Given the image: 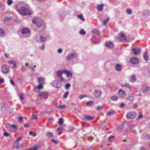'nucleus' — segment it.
Instances as JSON below:
<instances>
[{"mask_svg": "<svg viewBox=\"0 0 150 150\" xmlns=\"http://www.w3.org/2000/svg\"><path fill=\"white\" fill-rule=\"evenodd\" d=\"M18 12L23 15H29L32 13L31 11L25 7H22L19 10L17 9Z\"/></svg>", "mask_w": 150, "mask_h": 150, "instance_id": "1", "label": "nucleus"}, {"mask_svg": "<svg viewBox=\"0 0 150 150\" xmlns=\"http://www.w3.org/2000/svg\"><path fill=\"white\" fill-rule=\"evenodd\" d=\"M117 39L119 40L120 41H126L127 39L126 37L123 32L120 33L117 36Z\"/></svg>", "mask_w": 150, "mask_h": 150, "instance_id": "2", "label": "nucleus"}, {"mask_svg": "<svg viewBox=\"0 0 150 150\" xmlns=\"http://www.w3.org/2000/svg\"><path fill=\"white\" fill-rule=\"evenodd\" d=\"M32 21L33 23H36L38 27L41 26L42 24V21L41 20H38V18L37 17L34 18Z\"/></svg>", "mask_w": 150, "mask_h": 150, "instance_id": "3", "label": "nucleus"}, {"mask_svg": "<svg viewBox=\"0 0 150 150\" xmlns=\"http://www.w3.org/2000/svg\"><path fill=\"white\" fill-rule=\"evenodd\" d=\"M9 70V67L7 65L5 64L2 66L1 71L4 74H7Z\"/></svg>", "mask_w": 150, "mask_h": 150, "instance_id": "4", "label": "nucleus"}, {"mask_svg": "<svg viewBox=\"0 0 150 150\" xmlns=\"http://www.w3.org/2000/svg\"><path fill=\"white\" fill-rule=\"evenodd\" d=\"M136 116V113L133 112H128L127 115V117L129 119H133Z\"/></svg>", "mask_w": 150, "mask_h": 150, "instance_id": "5", "label": "nucleus"}, {"mask_svg": "<svg viewBox=\"0 0 150 150\" xmlns=\"http://www.w3.org/2000/svg\"><path fill=\"white\" fill-rule=\"evenodd\" d=\"M39 97L41 99L44 98H47L48 96V94L47 92H42L38 94Z\"/></svg>", "mask_w": 150, "mask_h": 150, "instance_id": "6", "label": "nucleus"}, {"mask_svg": "<svg viewBox=\"0 0 150 150\" xmlns=\"http://www.w3.org/2000/svg\"><path fill=\"white\" fill-rule=\"evenodd\" d=\"M53 86L56 88H59L61 86V83L59 81H55L52 83Z\"/></svg>", "mask_w": 150, "mask_h": 150, "instance_id": "7", "label": "nucleus"}, {"mask_svg": "<svg viewBox=\"0 0 150 150\" xmlns=\"http://www.w3.org/2000/svg\"><path fill=\"white\" fill-rule=\"evenodd\" d=\"M132 52L134 55H137L139 54L140 50L138 48H134L132 49Z\"/></svg>", "mask_w": 150, "mask_h": 150, "instance_id": "8", "label": "nucleus"}, {"mask_svg": "<svg viewBox=\"0 0 150 150\" xmlns=\"http://www.w3.org/2000/svg\"><path fill=\"white\" fill-rule=\"evenodd\" d=\"M102 92L97 89H96L94 93V95L96 98H99L101 96Z\"/></svg>", "mask_w": 150, "mask_h": 150, "instance_id": "9", "label": "nucleus"}, {"mask_svg": "<svg viewBox=\"0 0 150 150\" xmlns=\"http://www.w3.org/2000/svg\"><path fill=\"white\" fill-rule=\"evenodd\" d=\"M14 147L16 149H19L23 147V145L22 144H19V142H15L13 145Z\"/></svg>", "mask_w": 150, "mask_h": 150, "instance_id": "10", "label": "nucleus"}, {"mask_svg": "<svg viewBox=\"0 0 150 150\" xmlns=\"http://www.w3.org/2000/svg\"><path fill=\"white\" fill-rule=\"evenodd\" d=\"M118 93L120 96L122 98L125 97L126 95L125 92L121 89L119 90Z\"/></svg>", "mask_w": 150, "mask_h": 150, "instance_id": "11", "label": "nucleus"}, {"mask_svg": "<svg viewBox=\"0 0 150 150\" xmlns=\"http://www.w3.org/2000/svg\"><path fill=\"white\" fill-rule=\"evenodd\" d=\"M9 129L11 131L15 132L17 130V127L14 125H11L9 126Z\"/></svg>", "mask_w": 150, "mask_h": 150, "instance_id": "12", "label": "nucleus"}, {"mask_svg": "<svg viewBox=\"0 0 150 150\" xmlns=\"http://www.w3.org/2000/svg\"><path fill=\"white\" fill-rule=\"evenodd\" d=\"M130 62L133 64H136L138 63L139 60L136 58H133L130 60Z\"/></svg>", "mask_w": 150, "mask_h": 150, "instance_id": "13", "label": "nucleus"}, {"mask_svg": "<svg viewBox=\"0 0 150 150\" xmlns=\"http://www.w3.org/2000/svg\"><path fill=\"white\" fill-rule=\"evenodd\" d=\"M105 45L106 47L109 48H111L113 47V43L111 42H106Z\"/></svg>", "mask_w": 150, "mask_h": 150, "instance_id": "14", "label": "nucleus"}, {"mask_svg": "<svg viewBox=\"0 0 150 150\" xmlns=\"http://www.w3.org/2000/svg\"><path fill=\"white\" fill-rule=\"evenodd\" d=\"M29 32V30L28 29L26 28L23 29L21 31L22 33L23 34H27Z\"/></svg>", "mask_w": 150, "mask_h": 150, "instance_id": "15", "label": "nucleus"}, {"mask_svg": "<svg viewBox=\"0 0 150 150\" xmlns=\"http://www.w3.org/2000/svg\"><path fill=\"white\" fill-rule=\"evenodd\" d=\"M63 72L64 73H65L66 74H67V77H69V76H71V77H72V76L71 72L70 71L66 70H64L63 71Z\"/></svg>", "mask_w": 150, "mask_h": 150, "instance_id": "16", "label": "nucleus"}, {"mask_svg": "<svg viewBox=\"0 0 150 150\" xmlns=\"http://www.w3.org/2000/svg\"><path fill=\"white\" fill-rule=\"evenodd\" d=\"M84 119L87 120H91L94 119V117H91L89 115H86L84 116Z\"/></svg>", "mask_w": 150, "mask_h": 150, "instance_id": "17", "label": "nucleus"}, {"mask_svg": "<svg viewBox=\"0 0 150 150\" xmlns=\"http://www.w3.org/2000/svg\"><path fill=\"white\" fill-rule=\"evenodd\" d=\"M38 80L39 82V84H43L44 83V79L43 78L41 77H39L38 79Z\"/></svg>", "mask_w": 150, "mask_h": 150, "instance_id": "18", "label": "nucleus"}, {"mask_svg": "<svg viewBox=\"0 0 150 150\" xmlns=\"http://www.w3.org/2000/svg\"><path fill=\"white\" fill-rule=\"evenodd\" d=\"M104 5L103 4L98 5L97 6V8L98 10L101 11L102 10Z\"/></svg>", "mask_w": 150, "mask_h": 150, "instance_id": "19", "label": "nucleus"}, {"mask_svg": "<svg viewBox=\"0 0 150 150\" xmlns=\"http://www.w3.org/2000/svg\"><path fill=\"white\" fill-rule=\"evenodd\" d=\"M63 73H64L63 71H59L57 72V74L58 76L61 79H62V74Z\"/></svg>", "mask_w": 150, "mask_h": 150, "instance_id": "20", "label": "nucleus"}, {"mask_svg": "<svg viewBox=\"0 0 150 150\" xmlns=\"http://www.w3.org/2000/svg\"><path fill=\"white\" fill-rule=\"evenodd\" d=\"M42 84H39V85L37 87L34 88V91H36L37 89H42L43 88V86L42 85Z\"/></svg>", "mask_w": 150, "mask_h": 150, "instance_id": "21", "label": "nucleus"}, {"mask_svg": "<svg viewBox=\"0 0 150 150\" xmlns=\"http://www.w3.org/2000/svg\"><path fill=\"white\" fill-rule=\"evenodd\" d=\"M8 63L10 64H12L13 65V67L14 68H16V62L13 60H11L9 61Z\"/></svg>", "mask_w": 150, "mask_h": 150, "instance_id": "22", "label": "nucleus"}, {"mask_svg": "<svg viewBox=\"0 0 150 150\" xmlns=\"http://www.w3.org/2000/svg\"><path fill=\"white\" fill-rule=\"evenodd\" d=\"M46 136L49 138H51L54 137V135L51 132H48Z\"/></svg>", "mask_w": 150, "mask_h": 150, "instance_id": "23", "label": "nucleus"}, {"mask_svg": "<svg viewBox=\"0 0 150 150\" xmlns=\"http://www.w3.org/2000/svg\"><path fill=\"white\" fill-rule=\"evenodd\" d=\"M116 69L117 71H120L122 69V66L119 64H117L116 66Z\"/></svg>", "mask_w": 150, "mask_h": 150, "instance_id": "24", "label": "nucleus"}, {"mask_svg": "<svg viewBox=\"0 0 150 150\" xmlns=\"http://www.w3.org/2000/svg\"><path fill=\"white\" fill-rule=\"evenodd\" d=\"M136 80V79L135 76L134 75H133L131 76V79H130V81L132 82H135Z\"/></svg>", "mask_w": 150, "mask_h": 150, "instance_id": "25", "label": "nucleus"}, {"mask_svg": "<svg viewBox=\"0 0 150 150\" xmlns=\"http://www.w3.org/2000/svg\"><path fill=\"white\" fill-rule=\"evenodd\" d=\"M115 111L114 110H110L107 113V115L108 116H110L111 115H114L115 114Z\"/></svg>", "mask_w": 150, "mask_h": 150, "instance_id": "26", "label": "nucleus"}, {"mask_svg": "<svg viewBox=\"0 0 150 150\" xmlns=\"http://www.w3.org/2000/svg\"><path fill=\"white\" fill-rule=\"evenodd\" d=\"M143 57L146 60H148V57L147 55V53L146 52H144L143 55Z\"/></svg>", "mask_w": 150, "mask_h": 150, "instance_id": "27", "label": "nucleus"}, {"mask_svg": "<svg viewBox=\"0 0 150 150\" xmlns=\"http://www.w3.org/2000/svg\"><path fill=\"white\" fill-rule=\"evenodd\" d=\"M126 99L129 100L131 101H133L134 100L133 97L131 96H130L126 98Z\"/></svg>", "mask_w": 150, "mask_h": 150, "instance_id": "28", "label": "nucleus"}, {"mask_svg": "<svg viewBox=\"0 0 150 150\" xmlns=\"http://www.w3.org/2000/svg\"><path fill=\"white\" fill-rule=\"evenodd\" d=\"M59 124L60 126L62 125L63 124V120L62 118H60L59 120Z\"/></svg>", "mask_w": 150, "mask_h": 150, "instance_id": "29", "label": "nucleus"}, {"mask_svg": "<svg viewBox=\"0 0 150 150\" xmlns=\"http://www.w3.org/2000/svg\"><path fill=\"white\" fill-rule=\"evenodd\" d=\"M74 54H71L70 55H69L67 58V59L70 60L73 58L74 57Z\"/></svg>", "mask_w": 150, "mask_h": 150, "instance_id": "30", "label": "nucleus"}, {"mask_svg": "<svg viewBox=\"0 0 150 150\" xmlns=\"http://www.w3.org/2000/svg\"><path fill=\"white\" fill-rule=\"evenodd\" d=\"M40 38L41 42H45L46 40V38L45 37L42 36H40Z\"/></svg>", "mask_w": 150, "mask_h": 150, "instance_id": "31", "label": "nucleus"}, {"mask_svg": "<svg viewBox=\"0 0 150 150\" xmlns=\"http://www.w3.org/2000/svg\"><path fill=\"white\" fill-rule=\"evenodd\" d=\"M4 35V30L1 29H0V36H3Z\"/></svg>", "mask_w": 150, "mask_h": 150, "instance_id": "32", "label": "nucleus"}, {"mask_svg": "<svg viewBox=\"0 0 150 150\" xmlns=\"http://www.w3.org/2000/svg\"><path fill=\"white\" fill-rule=\"evenodd\" d=\"M114 136H110L109 137L108 141L110 142L112 141L114 139Z\"/></svg>", "mask_w": 150, "mask_h": 150, "instance_id": "33", "label": "nucleus"}, {"mask_svg": "<svg viewBox=\"0 0 150 150\" xmlns=\"http://www.w3.org/2000/svg\"><path fill=\"white\" fill-rule=\"evenodd\" d=\"M109 18H108L105 21H104L103 22V25H105L107 24L108 21H109Z\"/></svg>", "mask_w": 150, "mask_h": 150, "instance_id": "34", "label": "nucleus"}, {"mask_svg": "<svg viewBox=\"0 0 150 150\" xmlns=\"http://www.w3.org/2000/svg\"><path fill=\"white\" fill-rule=\"evenodd\" d=\"M13 1L12 0H7V3L8 5H11Z\"/></svg>", "mask_w": 150, "mask_h": 150, "instance_id": "35", "label": "nucleus"}, {"mask_svg": "<svg viewBox=\"0 0 150 150\" xmlns=\"http://www.w3.org/2000/svg\"><path fill=\"white\" fill-rule=\"evenodd\" d=\"M69 93V92H66L63 96V98H66L68 96Z\"/></svg>", "mask_w": 150, "mask_h": 150, "instance_id": "36", "label": "nucleus"}, {"mask_svg": "<svg viewBox=\"0 0 150 150\" xmlns=\"http://www.w3.org/2000/svg\"><path fill=\"white\" fill-rule=\"evenodd\" d=\"M20 99L21 100H23L25 99V97L22 93L21 94L20 96Z\"/></svg>", "mask_w": 150, "mask_h": 150, "instance_id": "37", "label": "nucleus"}, {"mask_svg": "<svg viewBox=\"0 0 150 150\" xmlns=\"http://www.w3.org/2000/svg\"><path fill=\"white\" fill-rule=\"evenodd\" d=\"M127 12L129 14H131L132 13V11L130 9L128 8L126 10Z\"/></svg>", "mask_w": 150, "mask_h": 150, "instance_id": "38", "label": "nucleus"}, {"mask_svg": "<svg viewBox=\"0 0 150 150\" xmlns=\"http://www.w3.org/2000/svg\"><path fill=\"white\" fill-rule=\"evenodd\" d=\"M78 16L80 18L81 20H82V21H85V19L84 18H83V17L82 15H81V14L80 15Z\"/></svg>", "mask_w": 150, "mask_h": 150, "instance_id": "39", "label": "nucleus"}, {"mask_svg": "<svg viewBox=\"0 0 150 150\" xmlns=\"http://www.w3.org/2000/svg\"><path fill=\"white\" fill-rule=\"evenodd\" d=\"M22 139V137H18L17 139H16V141L19 142L21 141Z\"/></svg>", "mask_w": 150, "mask_h": 150, "instance_id": "40", "label": "nucleus"}, {"mask_svg": "<svg viewBox=\"0 0 150 150\" xmlns=\"http://www.w3.org/2000/svg\"><path fill=\"white\" fill-rule=\"evenodd\" d=\"M80 33L81 34L85 35L86 34V32L84 30L81 29L80 31Z\"/></svg>", "mask_w": 150, "mask_h": 150, "instance_id": "41", "label": "nucleus"}, {"mask_svg": "<svg viewBox=\"0 0 150 150\" xmlns=\"http://www.w3.org/2000/svg\"><path fill=\"white\" fill-rule=\"evenodd\" d=\"M66 106L65 105H59L57 106V108H59L62 109L63 108H65Z\"/></svg>", "mask_w": 150, "mask_h": 150, "instance_id": "42", "label": "nucleus"}, {"mask_svg": "<svg viewBox=\"0 0 150 150\" xmlns=\"http://www.w3.org/2000/svg\"><path fill=\"white\" fill-rule=\"evenodd\" d=\"M122 87H125L126 88H128L129 89H130L131 88V87L130 85L128 84H125L124 86H122Z\"/></svg>", "mask_w": 150, "mask_h": 150, "instance_id": "43", "label": "nucleus"}, {"mask_svg": "<svg viewBox=\"0 0 150 150\" xmlns=\"http://www.w3.org/2000/svg\"><path fill=\"white\" fill-rule=\"evenodd\" d=\"M111 98L112 100L114 101H116L117 100V98L116 96H112Z\"/></svg>", "mask_w": 150, "mask_h": 150, "instance_id": "44", "label": "nucleus"}, {"mask_svg": "<svg viewBox=\"0 0 150 150\" xmlns=\"http://www.w3.org/2000/svg\"><path fill=\"white\" fill-rule=\"evenodd\" d=\"M32 118L33 120H37L38 119L37 115L34 114H33Z\"/></svg>", "mask_w": 150, "mask_h": 150, "instance_id": "45", "label": "nucleus"}, {"mask_svg": "<svg viewBox=\"0 0 150 150\" xmlns=\"http://www.w3.org/2000/svg\"><path fill=\"white\" fill-rule=\"evenodd\" d=\"M150 90V88L149 87H146V88L145 90H144V92L146 93L149 91Z\"/></svg>", "mask_w": 150, "mask_h": 150, "instance_id": "46", "label": "nucleus"}, {"mask_svg": "<svg viewBox=\"0 0 150 150\" xmlns=\"http://www.w3.org/2000/svg\"><path fill=\"white\" fill-rule=\"evenodd\" d=\"M30 134V135H32L34 137H35L36 136V133L35 132H33L32 131H30L29 132Z\"/></svg>", "mask_w": 150, "mask_h": 150, "instance_id": "47", "label": "nucleus"}, {"mask_svg": "<svg viewBox=\"0 0 150 150\" xmlns=\"http://www.w3.org/2000/svg\"><path fill=\"white\" fill-rule=\"evenodd\" d=\"M51 141L52 142H53L55 144H57L58 143V142L57 140H54V139H51Z\"/></svg>", "mask_w": 150, "mask_h": 150, "instance_id": "48", "label": "nucleus"}, {"mask_svg": "<svg viewBox=\"0 0 150 150\" xmlns=\"http://www.w3.org/2000/svg\"><path fill=\"white\" fill-rule=\"evenodd\" d=\"M86 97V96H85V95H80L79 96V98L80 99H82V98H84V97Z\"/></svg>", "mask_w": 150, "mask_h": 150, "instance_id": "49", "label": "nucleus"}, {"mask_svg": "<svg viewBox=\"0 0 150 150\" xmlns=\"http://www.w3.org/2000/svg\"><path fill=\"white\" fill-rule=\"evenodd\" d=\"M139 116L138 117V119H140L142 118L143 117L141 113L140 112H139Z\"/></svg>", "mask_w": 150, "mask_h": 150, "instance_id": "50", "label": "nucleus"}, {"mask_svg": "<svg viewBox=\"0 0 150 150\" xmlns=\"http://www.w3.org/2000/svg\"><path fill=\"white\" fill-rule=\"evenodd\" d=\"M4 135L5 137H8L9 135L7 132H5L4 134Z\"/></svg>", "mask_w": 150, "mask_h": 150, "instance_id": "51", "label": "nucleus"}, {"mask_svg": "<svg viewBox=\"0 0 150 150\" xmlns=\"http://www.w3.org/2000/svg\"><path fill=\"white\" fill-rule=\"evenodd\" d=\"M70 85L69 84H67L65 85V88L66 89H68L70 87Z\"/></svg>", "mask_w": 150, "mask_h": 150, "instance_id": "52", "label": "nucleus"}, {"mask_svg": "<svg viewBox=\"0 0 150 150\" xmlns=\"http://www.w3.org/2000/svg\"><path fill=\"white\" fill-rule=\"evenodd\" d=\"M18 120L19 122H22L23 121V118L22 117H20L18 118Z\"/></svg>", "mask_w": 150, "mask_h": 150, "instance_id": "53", "label": "nucleus"}, {"mask_svg": "<svg viewBox=\"0 0 150 150\" xmlns=\"http://www.w3.org/2000/svg\"><path fill=\"white\" fill-rule=\"evenodd\" d=\"M92 103H93V102H92L91 101H90L86 103V104L87 105H91V104H92Z\"/></svg>", "mask_w": 150, "mask_h": 150, "instance_id": "54", "label": "nucleus"}, {"mask_svg": "<svg viewBox=\"0 0 150 150\" xmlns=\"http://www.w3.org/2000/svg\"><path fill=\"white\" fill-rule=\"evenodd\" d=\"M62 50L61 49H59L58 50V53H61L62 52Z\"/></svg>", "mask_w": 150, "mask_h": 150, "instance_id": "55", "label": "nucleus"}, {"mask_svg": "<svg viewBox=\"0 0 150 150\" xmlns=\"http://www.w3.org/2000/svg\"><path fill=\"white\" fill-rule=\"evenodd\" d=\"M45 46L44 45H42L41 47H40V49L42 50H44L45 48Z\"/></svg>", "mask_w": 150, "mask_h": 150, "instance_id": "56", "label": "nucleus"}, {"mask_svg": "<svg viewBox=\"0 0 150 150\" xmlns=\"http://www.w3.org/2000/svg\"><path fill=\"white\" fill-rule=\"evenodd\" d=\"M10 82H11V84L14 86L15 85V84H14V81L12 80H10Z\"/></svg>", "mask_w": 150, "mask_h": 150, "instance_id": "57", "label": "nucleus"}, {"mask_svg": "<svg viewBox=\"0 0 150 150\" xmlns=\"http://www.w3.org/2000/svg\"><path fill=\"white\" fill-rule=\"evenodd\" d=\"M102 107L100 106H98L97 108V110H100L102 109Z\"/></svg>", "mask_w": 150, "mask_h": 150, "instance_id": "58", "label": "nucleus"}, {"mask_svg": "<svg viewBox=\"0 0 150 150\" xmlns=\"http://www.w3.org/2000/svg\"><path fill=\"white\" fill-rule=\"evenodd\" d=\"M138 106V105L136 103H134L133 105V107L134 108H136Z\"/></svg>", "mask_w": 150, "mask_h": 150, "instance_id": "59", "label": "nucleus"}, {"mask_svg": "<svg viewBox=\"0 0 150 150\" xmlns=\"http://www.w3.org/2000/svg\"><path fill=\"white\" fill-rule=\"evenodd\" d=\"M4 82V80L2 78L0 79V83H2Z\"/></svg>", "mask_w": 150, "mask_h": 150, "instance_id": "60", "label": "nucleus"}, {"mask_svg": "<svg viewBox=\"0 0 150 150\" xmlns=\"http://www.w3.org/2000/svg\"><path fill=\"white\" fill-rule=\"evenodd\" d=\"M24 127L25 128H28L29 127V125L28 124H25L24 125Z\"/></svg>", "mask_w": 150, "mask_h": 150, "instance_id": "61", "label": "nucleus"}, {"mask_svg": "<svg viewBox=\"0 0 150 150\" xmlns=\"http://www.w3.org/2000/svg\"><path fill=\"white\" fill-rule=\"evenodd\" d=\"M36 67V65H35V66H34V68H33L32 67H30V69H31L34 70V68H35Z\"/></svg>", "mask_w": 150, "mask_h": 150, "instance_id": "62", "label": "nucleus"}, {"mask_svg": "<svg viewBox=\"0 0 150 150\" xmlns=\"http://www.w3.org/2000/svg\"><path fill=\"white\" fill-rule=\"evenodd\" d=\"M124 105L123 103H122L120 105V107L121 108H122V107H123L124 106Z\"/></svg>", "mask_w": 150, "mask_h": 150, "instance_id": "63", "label": "nucleus"}, {"mask_svg": "<svg viewBox=\"0 0 150 150\" xmlns=\"http://www.w3.org/2000/svg\"><path fill=\"white\" fill-rule=\"evenodd\" d=\"M4 56H5V57H6V58H7L8 57V54H4Z\"/></svg>", "mask_w": 150, "mask_h": 150, "instance_id": "64", "label": "nucleus"}]
</instances>
